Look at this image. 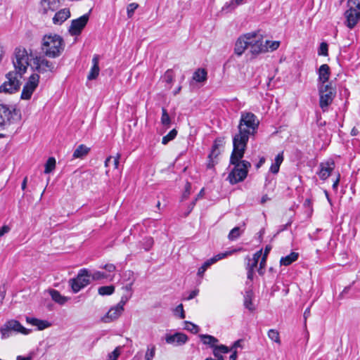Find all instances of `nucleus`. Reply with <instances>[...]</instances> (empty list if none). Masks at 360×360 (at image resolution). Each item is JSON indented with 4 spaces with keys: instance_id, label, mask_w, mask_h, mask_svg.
I'll use <instances>...</instances> for the list:
<instances>
[{
    "instance_id": "nucleus-40",
    "label": "nucleus",
    "mask_w": 360,
    "mask_h": 360,
    "mask_svg": "<svg viewBox=\"0 0 360 360\" xmlns=\"http://www.w3.org/2000/svg\"><path fill=\"white\" fill-rule=\"evenodd\" d=\"M0 333L1 335V338L5 339L10 337L13 333L11 329L8 327L6 323L4 324L3 326L0 328Z\"/></svg>"
},
{
    "instance_id": "nucleus-2",
    "label": "nucleus",
    "mask_w": 360,
    "mask_h": 360,
    "mask_svg": "<svg viewBox=\"0 0 360 360\" xmlns=\"http://www.w3.org/2000/svg\"><path fill=\"white\" fill-rule=\"evenodd\" d=\"M237 153L238 150H235V146H233L230 162L231 165H235V167L228 176V179L231 184L243 181L246 178L248 169L251 167L250 162L240 160L243 158L244 154L239 158Z\"/></svg>"
},
{
    "instance_id": "nucleus-41",
    "label": "nucleus",
    "mask_w": 360,
    "mask_h": 360,
    "mask_svg": "<svg viewBox=\"0 0 360 360\" xmlns=\"http://www.w3.org/2000/svg\"><path fill=\"white\" fill-rule=\"evenodd\" d=\"M155 346L153 345H148L145 355L146 360H152V359L155 356Z\"/></svg>"
},
{
    "instance_id": "nucleus-9",
    "label": "nucleus",
    "mask_w": 360,
    "mask_h": 360,
    "mask_svg": "<svg viewBox=\"0 0 360 360\" xmlns=\"http://www.w3.org/2000/svg\"><path fill=\"white\" fill-rule=\"evenodd\" d=\"M19 73L13 71L6 74V81L0 86V92L13 94L17 91L20 88V82L18 80Z\"/></svg>"
},
{
    "instance_id": "nucleus-55",
    "label": "nucleus",
    "mask_w": 360,
    "mask_h": 360,
    "mask_svg": "<svg viewBox=\"0 0 360 360\" xmlns=\"http://www.w3.org/2000/svg\"><path fill=\"white\" fill-rule=\"evenodd\" d=\"M103 269H105L108 272H113L115 271L116 267L112 264H107L103 266Z\"/></svg>"
},
{
    "instance_id": "nucleus-13",
    "label": "nucleus",
    "mask_w": 360,
    "mask_h": 360,
    "mask_svg": "<svg viewBox=\"0 0 360 360\" xmlns=\"http://www.w3.org/2000/svg\"><path fill=\"white\" fill-rule=\"evenodd\" d=\"M165 340L168 344L179 346L185 344L188 340V337L186 334L176 333L174 335H166Z\"/></svg>"
},
{
    "instance_id": "nucleus-42",
    "label": "nucleus",
    "mask_w": 360,
    "mask_h": 360,
    "mask_svg": "<svg viewBox=\"0 0 360 360\" xmlns=\"http://www.w3.org/2000/svg\"><path fill=\"white\" fill-rule=\"evenodd\" d=\"M264 45H266L268 46V51H273L276 50L279 47L280 42L278 41H271L266 40L265 41Z\"/></svg>"
},
{
    "instance_id": "nucleus-29",
    "label": "nucleus",
    "mask_w": 360,
    "mask_h": 360,
    "mask_svg": "<svg viewBox=\"0 0 360 360\" xmlns=\"http://www.w3.org/2000/svg\"><path fill=\"white\" fill-rule=\"evenodd\" d=\"M207 71L203 68H198L193 75V79L197 82H203L207 80Z\"/></svg>"
},
{
    "instance_id": "nucleus-45",
    "label": "nucleus",
    "mask_w": 360,
    "mask_h": 360,
    "mask_svg": "<svg viewBox=\"0 0 360 360\" xmlns=\"http://www.w3.org/2000/svg\"><path fill=\"white\" fill-rule=\"evenodd\" d=\"M328 46L326 42H322L320 44L318 53L319 55L326 56L328 53Z\"/></svg>"
},
{
    "instance_id": "nucleus-46",
    "label": "nucleus",
    "mask_w": 360,
    "mask_h": 360,
    "mask_svg": "<svg viewBox=\"0 0 360 360\" xmlns=\"http://www.w3.org/2000/svg\"><path fill=\"white\" fill-rule=\"evenodd\" d=\"M91 276L92 279L95 281L106 278L108 277L107 274L101 271H95Z\"/></svg>"
},
{
    "instance_id": "nucleus-31",
    "label": "nucleus",
    "mask_w": 360,
    "mask_h": 360,
    "mask_svg": "<svg viewBox=\"0 0 360 360\" xmlns=\"http://www.w3.org/2000/svg\"><path fill=\"white\" fill-rule=\"evenodd\" d=\"M229 352V348L224 345H220L212 349L213 355L219 359L220 357L224 358L221 354H226Z\"/></svg>"
},
{
    "instance_id": "nucleus-19",
    "label": "nucleus",
    "mask_w": 360,
    "mask_h": 360,
    "mask_svg": "<svg viewBox=\"0 0 360 360\" xmlns=\"http://www.w3.org/2000/svg\"><path fill=\"white\" fill-rule=\"evenodd\" d=\"M26 321L37 328L38 330H42L51 326V323L46 320H41L34 317H26Z\"/></svg>"
},
{
    "instance_id": "nucleus-28",
    "label": "nucleus",
    "mask_w": 360,
    "mask_h": 360,
    "mask_svg": "<svg viewBox=\"0 0 360 360\" xmlns=\"http://www.w3.org/2000/svg\"><path fill=\"white\" fill-rule=\"evenodd\" d=\"M90 150V148L85 145H79L73 153V158H82L86 156Z\"/></svg>"
},
{
    "instance_id": "nucleus-64",
    "label": "nucleus",
    "mask_w": 360,
    "mask_h": 360,
    "mask_svg": "<svg viewBox=\"0 0 360 360\" xmlns=\"http://www.w3.org/2000/svg\"><path fill=\"white\" fill-rule=\"evenodd\" d=\"M32 355L30 354L27 356H18L16 360H32Z\"/></svg>"
},
{
    "instance_id": "nucleus-38",
    "label": "nucleus",
    "mask_w": 360,
    "mask_h": 360,
    "mask_svg": "<svg viewBox=\"0 0 360 360\" xmlns=\"http://www.w3.org/2000/svg\"><path fill=\"white\" fill-rule=\"evenodd\" d=\"M176 135L177 131L175 129H173L166 136L162 137V143L164 145L167 144L170 141L173 140Z\"/></svg>"
},
{
    "instance_id": "nucleus-50",
    "label": "nucleus",
    "mask_w": 360,
    "mask_h": 360,
    "mask_svg": "<svg viewBox=\"0 0 360 360\" xmlns=\"http://www.w3.org/2000/svg\"><path fill=\"white\" fill-rule=\"evenodd\" d=\"M237 251H238L237 250H233L231 251H227V252H225L219 253V254L215 255V257H216V258H217V260L219 261V260H220V259H221L223 258H225L226 256L230 255L232 253L236 252Z\"/></svg>"
},
{
    "instance_id": "nucleus-12",
    "label": "nucleus",
    "mask_w": 360,
    "mask_h": 360,
    "mask_svg": "<svg viewBox=\"0 0 360 360\" xmlns=\"http://www.w3.org/2000/svg\"><path fill=\"white\" fill-rule=\"evenodd\" d=\"M34 64L36 65V69L39 72H53L56 69L54 63L41 56H37L34 59Z\"/></svg>"
},
{
    "instance_id": "nucleus-16",
    "label": "nucleus",
    "mask_w": 360,
    "mask_h": 360,
    "mask_svg": "<svg viewBox=\"0 0 360 360\" xmlns=\"http://www.w3.org/2000/svg\"><path fill=\"white\" fill-rule=\"evenodd\" d=\"M255 297V294L251 288H248L245 290L243 296V305L250 311L252 312L256 309L252 300Z\"/></svg>"
},
{
    "instance_id": "nucleus-51",
    "label": "nucleus",
    "mask_w": 360,
    "mask_h": 360,
    "mask_svg": "<svg viewBox=\"0 0 360 360\" xmlns=\"http://www.w3.org/2000/svg\"><path fill=\"white\" fill-rule=\"evenodd\" d=\"M266 255H263V257H262V259L260 261L259 268L258 269V273L260 275H263L264 274V271L262 270V269L264 267V266L266 264Z\"/></svg>"
},
{
    "instance_id": "nucleus-60",
    "label": "nucleus",
    "mask_w": 360,
    "mask_h": 360,
    "mask_svg": "<svg viewBox=\"0 0 360 360\" xmlns=\"http://www.w3.org/2000/svg\"><path fill=\"white\" fill-rule=\"evenodd\" d=\"M124 276L126 277L127 280L129 281V282L131 281L132 278H134V273L131 271H127L124 272Z\"/></svg>"
},
{
    "instance_id": "nucleus-63",
    "label": "nucleus",
    "mask_w": 360,
    "mask_h": 360,
    "mask_svg": "<svg viewBox=\"0 0 360 360\" xmlns=\"http://www.w3.org/2000/svg\"><path fill=\"white\" fill-rule=\"evenodd\" d=\"M217 261V258H216V257L214 256L213 257L207 259L205 262L208 263V266H210L212 264L216 263Z\"/></svg>"
},
{
    "instance_id": "nucleus-39",
    "label": "nucleus",
    "mask_w": 360,
    "mask_h": 360,
    "mask_svg": "<svg viewBox=\"0 0 360 360\" xmlns=\"http://www.w3.org/2000/svg\"><path fill=\"white\" fill-rule=\"evenodd\" d=\"M184 328L193 334L198 333L200 330V328L198 327V326L189 321H185Z\"/></svg>"
},
{
    "instance_id": "nucleus-43",
    "label": "nucleus",
    "mask_w": 360,
    "mask_h": 360,
    "mask_svg": "<svg viewBox=\"0 0 360 360\" xmlns=\"http://www.w3.org/2000/svg\"><path fill=\"white\" fill-rule=\"evenodd\" d=\"M163 79L165 80V82L167 84H172L173 80H174V74H173V71L172 69H169L167 70L164 76H163Z\"/></svg>"
},
{
    "instance_id": "nucleus-8",
    "label": "nucleus",
    "mask_w": 360,
    "mask_h": 360,
    "mask_svg": "<svg viewBox=\"0 0 360 360\" xmlns=\"http://www.w3.org/2000/svg\"><path fill=\"white\" fill-rule=\"evenodd\" d=\"M91 274L86 269L79 271L76 278L69 281L72 291L76 293L90 283Z\"/></svg>"
},
{
    "instance_id": "nucleus-35",
    "label": "nucleus",
    "mask_w": 360,
    "mask_h": 360,
    "mask_svg": "<svg viewBox=\"0 0 360 360\" xmlns=\"http://www.w3.org/2000/svg\"><path fill=\"white\" fill-rule=\"evenodd\" d=\"M267 335L269 338L271 339L272 341L275 342L278 345H281L280 335L278 330L275 329H270L268 331Z\"/></svg>"
},
{
    "instance_id": "nucleus-37",
    "label": "nucleus",
    "mask_w": 360,
    "mask_h": 360,
    "mask_svg": "<svg viewBox=\"0 0 360 360\" xmlns=\"http://www.w3.org/2000/svg\"><path fill=\"white\" fill-rule=\"evenodd\" d=\"M243 231H240V227L238 226H236V227H234L233 229L231 230V231L229 232V235H228V238L229 240H236L237 238H238L241 234V233L243 232Z\"/></svg>"
},
{
    "instance_id": "nucleus-22",
    "label": "nucleus",
    "mask_w": 360,
    "mask_h": 360,
    "mask_svg": "<svg viewBox=\"0 0 360 360\" xmlns=\"http://www.w3.org/2000/svg\"><path fill=\"white\" fill-rule=\"evenodd\" d=\"M11 117L12 114L9 108L5 105L0 104V126L9 122Z\"/></svg>"
},
{
    "instance_id": "nucleus-24",
    "label": "nucleus",
    "mask_w": 360,
    "mask_h": 360,
    "mask_svg": "<svg viewBox=\"0 0 360 360\" xmlns=\"http://www.w3.org/2000/svg\"><path fill=\"white\" fill-rule=\"evenodd\" d=\"M93 65L90 70V72L87 76L89 80H93L97 78L99 75L100 68L98 66V58L97 56H94L92 59Z\"/></svg>"
},
{
    "instance_id": "nucleus-5",
    "label": "nucleus",
    "mask_w": 360,
    "mask_h": 360,
    "mask_svg": "<svg viewBox=\"0 0 360 360\" xmlns=\"http://www.w3.org/2000/svg\"><path fill=\"white\" fill-rule=\"evenodd\" d=\"M319 105L323 112L332 103L336 96V89L331 83L319 84Z\"/></svg>"
},
{
    "instance_id": "nucleus-44",
    "label": "nucleus",
    "mask_w": 360,
    "mask_h": 360,
    "mask_svg": "<svg viewBox=\"0 0 360 360\" xmlns=\"http://www.w3.org/2000/svg\"><path fill=\"white\" fill-rule=\"evenodd\" d=\"M131 297V294H128L126 295H122L121 300L120 302L116 305L117 309L120 310L124 311V306L127 303V302L129 300V299Z\"/></svg>"
},
{
    "instance_id": "nucleus-56",
    "label": "nucleus",
    "mask_w": 360,
    "mask_h": 360,
    "mask_svg": "<svg viewBox=\"0 0 360 360\" xmlns=\"http://www.w3.org/2000/svg\"><path fill=\"white\" fill-rule=\"evenodd\" d=\"M283 160V153H279L276 156L274 163L281 166Z\"/></svg>"
},
{
    "instance_id": "nucleus-48",
    "label": "nucleus",
    "mask_w": 360,
    "mask_h": 360,
    "mask_svg": "<svg viewBox=\"0 0 360 360\" xmlns=\"http://www.w3.org/2000/svg\"><path fill=\"white\" fill-rule=\"evenodd\" d=\"M143 248L146 250H150L153 245V240L151 237H147L144 238Z\"/></svg>"
},
{
    "instance_id": "nucleus-15",
    "label": "nucleus",
    "mask_w": 360,
    "mask_h": 360,
    "mask_svg": "<svg viewBox=\"0 0 360 360\" xmlns=\"http://www.w3.org/2000/svg\"><path fill=\"white\" fill-rule=\"evenodd\" d=\"M63 0H41V6L42 13L47 14L49 11L53 12L60 6Z\"/></svg>"
},
{
    "instance_id": "nucleus-54",
    "label": "nucleus",
    "mask_w": 360,
    "mask_h": 360,
    "mask_svg": "<svg viewBox=\"0 0 360 360\" xmlns=\"http://www.w3.org/2000/svg\"><path fill=\"white\" fill-rule=\"evenodd\" d=\"M191 188V183L186 182V184L185 185V191H184V193L183 194V198H186L188 197V195H190Z\"/></svg>"
},
{
    "instance_id": "nucleus-17",
    "label": "nucleus",
    "mask_w": 360,
    "mask_h": 360,
    "mask_svg": "<svg viewBox=\"0 0 360 360\" xmlns=\"http://www.w3.org/2000/svg\"><path fill=\"white\" fill-rule=\"evenodd\" d=\"M249 40L245 37V34L240 37L235 44L234 51L238 56H241L245 49L249 47Z\"/></svg>"
},
{
    "instance_id": "nucleus-1",
    "label": "nucleus",
    "mask_w": 360,
    "mask_h": 360,
    "mask_svg": "<svg viewBox=\"0 0 360 360\" xmlns=\"http://www.w3.org/2000/svg\"><path fill=\"white\" fill-rule=\"evenodd\" d=\"M259 124L258 119L252 112H241L238 133L233 138V146H235V150H238V157L240 158L245 153L249 138L257 133Z\"/></svg>"
},
{
    "instance_id": "nucleus-23",
    "label": "nucleus",
    "mask_w": 360,
    "mask_h": 360,
    "mask_svg": "<svg viewBox=\"0 0 360 360\" xmlns=\"http://www.w3.org/2000/svg\"><path fill=\"white\" fill-rule=\"evenodd\" d=\"M122 313V310L117 309L116 306L112 307L107 313V314L102 318V321L108 323L117 319Z\"/></svg>"
},
{
    "instance_id": "nucleus-36",
    "label": "nucleus",
    "mask_w": 360,
    "mask_h": 360,
    "mask_svg": "<svg viewBox=\"0 0 360 360\" xmlns=\"http://www.w3.org/2000/svg\"><path fill=\"white\" fill-rule=\"evenodd\" d=\"M56 167V160L54 158H49L46 164H45V169L44 173L49 174Z\"/></svg>"
},
{
    "instance_id": "nucleus-58",
    "label": "nucleus",
    "mask_w": 360,
    "mask_h": 360,
    "mask_svg": "<svg viewBox=\"0 0 360 360\" xmlns=\"http://www.w3.org/2000/svg\"><path fill=\"white\" fill-rule=\"evenodd\" d=\"M219 154V149L212 148V151L209 155V158L212 159L213 158H217Z\"/></svg>"
},
{
    "instance_id": "nucleus-4",
    "label": "nucleus",
    "mask_w": 360,
    "mask_h": 360,
    "mask_svg": "<svg viewBox=\"0 0 360 360\" xmlns=\"http://www.w3.org/2000/svg\"><path fill=\"white\" fill-rule=\"evenodd\" d=\"M347 9L344 13L345 24L353 29L360 20V0H347Z\"/></svg>"
},
{
    "instance_id": "nucleus-18",
    "label": "nucleus",
    "mask_w": 360,
    "mask_h": 360,
    "mask_svg": "<svg viewBox=\"0 0 360 360\" xmlns=\"http://www.w3.org/2000/svg\"><path fill=\"white\" fill-rule=\"evenodd\" d=\"M70 16V12L68 8H63L55 13L53 17V22L55 25H61Z\"/></svg>"
},
{
    "instance_id": "nucleus-62",
    "label": "nucleus",
    "mask_w": 360,
    "mask_h": 360,
    "mask_svg": "<svg viewBox=\"0 0 360 360\" xmlns=\"http://www.w3.org/2000/svg\"><path fill=\"white\" fill-rule=\"evenodd\" d=\"M198 293V290H195L191 291L190 292V295L187 297V300H190L193 299L195 296H197Z\"/></svg>"
},
{
    "instance_id": "nucleus-59",
    "label": "nucleus",
    "mask_w": 360,
    "mask_h": 360,
    "mask_svg": "<svg viewBox=\"0 0 360 360\" xmlns=\"http://www.w3.org/2000/svg\"><path fill=\"white\" fill-rule=\"evenodd\" d=\"M241 340H238L236 341L231 348H229V352L233 350H236V348L241 347Z\"/></svg>"
},
{
    "instance_id": "nucleus-21",
    "label": "nucleus",
    "mask_w": 360,
    "mask_h": 360,
    "mask_svg": "<svg viewBox=\"0 0 360 360\" xmlns=\"http://www.w3.org/2000/svg\"><path fill=\"white\" fill-rule=\"evenodd\" d=\"M13 332L21 333L27 335L30 333V330L23 327L20 323L16 320H10L6 323Z\"/></svg>"
},
{
    "instance_id": "nucleus-57",
    "label": "nucleus",
    "mask_w": 360,
    "mask_h": 360,
    "mask_svg": "<svg viewBox=\"0 0 360 360\" xmlns=\"http://www.w3.org/2000/svg\"><path fill=\"white\" fill-rule=\"evenodd\" d=\"M279 168H280V165H278L276 163H273L270 167V171L273 174H277L279 171Z\"/></svg>"
},
{
    "instance_id": "nucleus-61",
    "label": "nucleus",
    "mask_w": 360,
    "mask_h": 360,
    "mask_svg": "<svg viewBox=\"0 0 360 360\" xmlns=\"http://www.w3.org/2000/svg\"><path fill=\"white\" fill-rule=\"evenodd\" d=\"M10 231V228L8 226H3L0 229V236H4L5 233H7Z\"/></svg>"
},
{
    "instance_id": "nucleus-11",
    "label": "nucleus",
    "mask_w": 360,
    "mask_h": 360,
    "mask_svg": "<svg viewBox=\"0 0 360 360\" xmlns=\"http://www.w3.org/2000/svg\"><path fill=\"white\" fill-rule=\"evenodd\" d=\"M89 19V14L86 13L77 19L72 20L69 27V32L71 35H79L87 24Z\"/></svg>"
},
{
    "instance_id": "nucleus-3",
    "label": "nucleus",
    "mask_w": 360,
    "mask_h": 360,
    "mask_svg": "<svg viewBox=\"0 0 360 360\" xmlns=\"http://www.w3.org/2000/svg\"><path fill=\"white\" fill-rule=\"evenodd\" d=\"M65 44L63 38L58 34H46L41 42V51L49 58L58 57L64 49Z\"/></svg>"
},
{
    "instance_id": "nucleus-14",
    "label": "nucleus",
    "mask_w": 360,
    "mask_h": 360,
    "mask_svg": "<svg viewBox=\"0 0 360 360\" xmlns=\"http://www.w3.org/2000/svg\"><path fill=\"white\" fill-rule=\"evenodd\" d=\"M319 167L320 170L318 172V175L321 179L326 180L334 169L335 163L333 161L322 162L320 164Z\"/></svg>"
},
{
    "instance_id": "nucleus-25",
    "label": "nucleus",
    "mask_w": 360,
    "mask_h": 360,
    "mask_svg": "<svg viewBox=\"0 0 360 360\" xmlns=\"http://www.w3.org/2000/svg\"><path fill=\"white\" fill-rule=\"evenodd\" d=\"M199 338L204 345H208L212 349L218 346L219 340L212 335L201 334Z\"/></svg>"
},
{
    "instance_id": "nucleus-34",
    "label": "nucleus",
    "mask_w": 360,
    "mask_h": 360,
    "mask_svg": "<svg viewBox=\"0 0 360 360\" xmlns=\"http://www.w3.org/2000/svg\"><path fill=\"white\" fill-rule=\"evenodd\" d=\"M98 291L101 295H110L114 292L115 287L113 285L101 286Z\"/></svg>"
},
{
    "instance_id": "nucleus-49",
    "label": "nucleus",
    "mask_w": 360,
    "mask_h": 360,
    "mask_svg": "<svg viewBox=\"0 0 360 360\" xmlns=\"http://www.w3.org/2000/svg\"><path fill=\"white\" fill-rule=\"evenodd\" d=\"M135 281V278H132L131 281L129 282V283L126 284L124 286L122 287V289L125 291L128 292L129 294L132 295V285Z\"/></svg>"
},
{
    "instance_id": "nucleus-10",
    "label": "nucleus",
    "mask_w": 360,
    "mask_h": 360,
    "mask_svg": "<svg viewBox=\"0 0 360 360\" xmlns=\"http://www.w3.org/2000/svg\"><path fill=\"white\" fill-rule=\"evenodd\" d=\"M39 76L37 74H32L27 83L23 86L21 98L28 100L31 98L33 92L39 84Z\"/></svg>"
},
{
    "instance_id": "nucleus-32",
    "label": "nucleus",
    "mask_w": 360,
    "mask_h": 360,
    "mask_svg": "<svg viewBox=\"0 0 360 360\" xmlns=\"http://www.w3.org/2000/svg\"><path fill=\"white\" fill-rule=\"evenodd\" d=\"M245 0H231L229 2L226 3L223 6L222 10L227 12L234 10L238 6L243 4Z\"/></svg>"
},
{
    "instance_id": "nucleus-6",
    "label": "nucleus",
    "mask_w": 360,
    "mask_h": 360,
    "mask_svg": "<svg viewBox=\"0 0 360 360\" xmlns=\"http://www.w3.org/2000/svg\"><path fill=\"white\" fill-rule=\"evenodd\" d=\"M245 37L249 40L250 52L252 58H255L260 53L268 52V46L264 45L262 37L256 32L247 33Z\"/></svg>"
},
{
    "instance_id": "nucleus-20",
    "label": "nucleus",
    "mask_w": 360,
    "mask_h": 360,
    "mask_svg": "<svg viewBox=\"0 0 360 360\" xmlns=\"http://www.w3.org/2000/svg\"><path fill=\"white\" fill-rule=\"evenodd\" d=\"M318 73H319V84H326V83L328 82L330 75L329 66L327 64L321 65L319 69Z\"/></svg>"
},
{
    "instance_id": "nucleus-26",
    "label": "nucleus",
    "mask_w": 360,
    "mask_h": 360,
    "mask_svg": "<svg viewBox=\"0 0 360 360\" xmlns=\"http://www.w3.org/2000/svg\"><path fill=\"white\" fill-rule=\"evenodd\" d=\"M262 254V250H261L256 252L253 255L252 259L248 257V262L247 266H246L247 270H251V271L255 270V268L257 266L259 259H260Z\"/></svg>"
},
{
    "instance_id": "nucleus-47",
    "label": "nucleus",
    "mask_w": 360,
    "mask_h": 360,
    "mask_svg": "<svg viewBox=\"0 0 360 360\" xmlns=\"http://www.w3.org/2000/svg\"><path fill=\"white\" fill-rule=\"evenodd\" d=\"M139 5L136 3H131V4H129L127 6V15L129 18H131L134 13V11L138 8Z\"/></svg>"
},
{
    "instance_id": "nucleus-33",
    "label": "nucleus",
    "mask_w": 360,
    "mask_h": 360,
    "mask_svg": "<svg viewBox=\"0 0 360 360\" xmlns=\"http://www.w3.org/2000/svg\"><path fill=\"white\" fill-rule=\"evenodd\" d=\"M171 118L169 115V114L167 112V110L165 108H162V116H161V124L169 128L171 124Z\"/></svg>"
},
{
    "instance_id": "nucleus-30",
    "label": "nucleus",
    "mask_w": 360,
    "mask_h": 360,
    "mask_svg": "<svg viewBox=\"0 0 360 360\" xmlns=\"http://www.w3.org/2000/svg\"><path fill=\"white\" fill-rule=\"evenodd\" d=\"M298 258V253L292 252L290 255L281 257L280 260L281 265L289 266Z\"/></svg>"
},
{
    "instance_id": "nucleus-53",
    "label": "nucleus",
    "mask_w": 360,
    "mask_h": 360,
    "mask_svg": "<svg viewBox=\"0 0 360 360\" xmlns=\"http://www.w3.org/2000/svg\"><path fill=\"white\" fill-rule=\"evenodd\" d=\"M210 267L208 266V263H206L205 262L203 263V264L198 269V275L199 276H202L205 271L207 270V269Z\"/></svg>"
},
{
    "instance_id": "nucleus-52",
    "label": "nucleus",
    "mask_w": 360,
    "mask_h": 360,
    "mask_svg": "<svg viewBox=\"0 0 360 360\" xmlns=\"http://www.w3.org/2000/svg\"><path fill=\"white\" fill-rule=\"evenodd\" d=\"M175 311H176V313H179L180 314V315H179L180 319H183L185 318V314H184V307H183V304H179L176 307Z\"/></svg>"
},
{
    "instance_id": "nucleus-7",
    "label": "nucleus",
    "mask_w": 360,
    "mask_h": 360,
    "mask_svg": "<svg viewBox=\"0 0 360 360\" xmlns=\"http://www.w3.org/2000/svg\"><path fill=\"white\" fill-rule=\"evenodd\" d=\"M15 72L19 73V77L26 72L29 65V56L24 48H17L15 51V59L13 61Z\"/></svg>"
},
{
    "instance_id": "nucleus-27",
    "label": "nucleus",
    "mask_w": 360,
    "mask_h": 360,
    "mask_svg": "<svg viewBox=\"0 0 360 360\" xmlns=\"http://www.w3.org/2000/svg\"><path fill=\"white\" fill-rule=\"evenodd\" d=\"M49 293L52 300L59 304H64L68 300V297L63 296L56 290H50Z\"/></svg>"
}]
</instances>
